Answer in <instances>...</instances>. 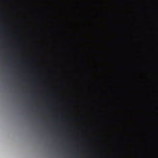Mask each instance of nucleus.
I'll return each instance as SVG.
<instances>
[{
	"instance_id": "1",
	"label": "nucleus",
	"mask_w": 158,
	"mask_h": 158,
	"mask_svg": "<svg viewBox=\"0 0 158 158\" xmlns=\"http://www.w3.org/2000/svg\"><path fill=\"white\" fill-rule=\"evenodd\" d=\"M15 49L17 51H19L21 50V48L19 47H17L15 48Z\"/></svg>"
},
{
	"instance_id": "2",
	"label": "nucleus",
	"mask_w": 158,
	"mask_h": 158,
	"mask_svg": "<svg viewBox=\"0 0 158 158\" xmlns=\"http://www.w3.org/2000/svg\"><path fill=\"white\" fill-rule=\"evenodd\" d=\"M11 3H12V0H10V17H11Z\"/></svg>"
},
{
	"instance_id": "3",
	"label": "nucleus",
	"mask_w": 158,
	"mask_h": 158,
	"mask_svg": "<svg viewBox=\"0 0 158 158\" xmlns=\"http://www.w3.org/2000/svg\"><path fill=\"white\" fill-rule=\"evenodd\" d=\"M21 38V36L20 35H18L16 37V39L18 40H19Z\"/></svg>"
},
{
	"instance_id": "4",
	"label": "nucleus",
	"mask_w": 158,
	"mask_h": 158,
	"mask_svg": "<svg viewBox=\"0 0 158 158\" xmlns=\"http://www.w3.org/2000/svg\"><path fill=\"white\" fill-rule=\"evenodd\" d=\"M18 64L19 65H21L22 64V63L20 61H18Z\"/></svg>"
},
{
	"instance_id": "5",
	"label": "nucleus",
	"mask_w": 158,
	"mask_h": 158,
	"mask_svg": "<svg viewBox=\"0 0 158 158\" xmlns=\"http://www.w3.org/2000/svg\"><path fill=\"white\" fill-rule=\"evenodd\" d=\"M19 10V8L18 7H17L16 8V11H18Z\"/></svg>"
},
{
	"instance_id": "6",
	"label": "nucleus",
	"mask_w": 158,
	"mask_h": 158,
	"mask_svg": "<svg viewBox=\"0 0 158 158\" xmlns=\"http://www.w3.org/2000/svg\"><path fill=\"white\" fill-rule=\"evenodd\" d=\"M74 119H77H77H78V118H74Z\"/></svg>"
},
{
	"instance_id": "7",
	"label": "nucleus",
	"mask_w": 158,
	"mask_h": 158,
	"mask_svg": "<svg viewBox=\"0 0 158 158\" xmlns=\"http://www.w3.org/2000/svg\"><path fill=\"white\" fill-rule=\"evenodd\" d=\"M10 72H11V71H10Z\"/></svg>"
}]
</instances>
